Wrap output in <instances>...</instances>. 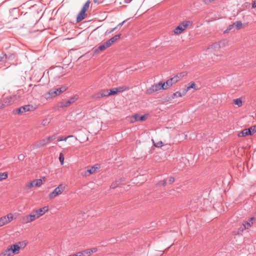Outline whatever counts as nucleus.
I'll use <instances>...</instances> for the list:
<instances>
[{"mask_svg": "<svg viewBox=\"0 0 256 256\" xmlns=\"http://www.w3.org/2000/svg\"><path fill=\"white\" fill-rule=\"evenodd\" d=\"M120 36H121V34H120L116 35L115 36H114V37L111 38L110 40H112V42L114 44L120 38Z\"/></svg>", "mask_w": 256, "mask_h": 256, "instance_id": "40", "label": "nucleus"}, {"mask_svg": "<svg viewBox=\"0 0 256 256\" xmlns=\"http://www.w3.org/2000/svg\"><path fill=\"white\" fill-rule=\"evenodd\" d=\"M117 92H122L125 90H128L130 88L128 86H119L118 88H116Z\"/></svg>", "mask_w": 256, "mask_h": 256, "instance_id": "23", "label": "nucleus"}, {"mask_svg": "<svg viewBox=\"0 0 256 256\" xmlns=\"http://www.w3.org/2000/svg\"><path fill=\"white\" fill-rule=\"evenodd\" d=\"M15 218L14 215L12 213H8L5 216L0 217V228L8 224Z\"/></svg>", "mask_w": 256, "mask_h": 256, "instance_id": "6", "label": "nucleus"}, {"mask_svg": "<svg viewBox=\"0 0 256 256\" xmlns=\"http://www.w3.org/2000/svg\"><path fill=\"white\" fill-rule=\"evenodd\" d=\"M75 138V139H76V140H78L77 138L74 137V136H72V135H70V136H66V137H65V138H62H62H60V139H58V142H61V141H66V140H67V139H68V138Z\"/></svg>", "mask_w": 256, "mask_h": 256, "instance_id": "35", "label": "nucleus"}, {"mask_svg": "<svg viewBox=\"0 0 256 256\" xmlns=\"http://www.w3.org/2000/svg\"><path fill=\"white\" fill-rule=\"evenodd\" d=\"M114 42H112V40H110V39L106 42V46H108V48L112 46Z\"/></svg>", "mask_w": 256, "mask_h": 256, "instance_id": "42", "label": "nucleus"}, {"mask_svg": "<svg viewBox=\"0 0 256 256\" xmlns=\"http://www.w3.org/2000/svg\"><path fill=\"white\" fill-rule=\"evenodd\" d=\"M232 102L234 104L238 106V107H240L242 106L243 100L242 98L234 99Z\"/></svg>", "mask_w": 256, "mask_h": 256, "instance_id": "22", "label": "nucleus"}, {"mask_svg": "<svg viewBox=\"0 0 256 256\" xmlns=\"http://www.w3.org/2000/svg\"><path fill=\"white\" fill-rule=\"evenodd\" d=\"M228 42L223 40L215 42L204 48V53L201 56V60L208 64L216 62L222 56L221 49L228 46Z\"/></svg>", "mask_w": 256, "mask_h": 256, "instance_id": "1", "label": "nucleus"}, {"mask_svg": "<svg viewBox=\"0 0 256 256\" xmlns=\"http://www.w3.org/2000/svg\"><path fill=\"white\" fill-rule=\"evenodd\" d=\"M46 181V177L42 178L34 179L27 182L24 185V188L26 190H30L34 188L40 187Z\"/></svg>", "mask_w": 256, "mask_h": 256, "instance_id": "4", "label": "nucleus"}, {"mask_svg": "<svg viewBox=\"0 0 256 256\" xmlns=\"http://www.w3.org/2000/svg\"><path fill=\"white\" fill-rule=\"evenodd\" d=\"M255 220L256 218L254 217H252L250 218L248 220L244 221L242 224L244 228L242 229V231L250 228L254 224Z\"/></svg>", "mask_w": 256, "mask_h": 256, "instance_id": "15", "label": "nucleus"}, {"mask_svg": "<svg viewBox=\"0 0 256 256\" xmlns=\"http://www.w3.org/2000/svg\"><path fill=\"white\" fill-rule=\"evenodd\" d=\"M100 168L98 164H96L92 166L89 169H88L86 171V175H90L93 174H94L96 172L97 170Z\"/></svg>", "mask_w": 256, "mask_h": 256, "instance_id": "17", "label": "nucleus"}, {"mask_svg": "<svg viewBox=\"0 0 256 256\" xmlns=\"http://www.w3.org/2000/svg\"><path fill=\"white\" fill-rule=\"evenodd\" d=\"M148 117V114L142 116L139 114H136L130 118V122L134 123L136 122H144L147 119Z\"/></svg>", "mask_w": 256, "mask_h": 256, "instance_id": "12", "label": "nucleus"}, {"mask_svg": "<svg viewBox=\"0 0 256 256\" xmlns=\"http://www.w3.org/2000/svg\"><path fill=\"white\" fill-rule=\"evenodd\" d=\"M108 46H106V42L100 46L98 48H96L94 49V52L96 54H98L100 52L103 51L105 50Z\"/></svg>", "mask_w": 256, "mask_h": 256, "instance_id": "20", "label": "nucleus"}, {"mask_svg": "<svg viewBox=\"0 0 256 256\" xmlns=\"http://www.w3.org/2000/svg\"><path fill=\"white\" fill-rule=\"evenodd\" d=\"M191 89H194L195 90H199L198 85L194 81L190 82L185 86L184 89V94H186Z\"/></svg>", "mask_w": 256, "mask_h": 256, "instance_id": "14", "label": "nucleus"}, {"mask_svg": "<svg viewBox=\"0 0 256 256\" xmlns=\"http://www.w3.org/2000/svg\"><path fill=\"white\" fill-rule=\"evenodd\" d=\"M98 250V249L96 247L87 248L77 252L76 254L72 255V256H90L96 252Z\"/></svg>", "mask_w": 256, "mask_h": 256, "instance_id": "10", "label": "nucleus"}, {"mask_svg": "<svg viewBox=\"0 0 256 256\" xmlns=\"http://www.w3.org/2000/svg\"><path fill=\"white\" fill-rule=\"evenodd\" d=\"M10 101H8V102H6L5 103H2V102H0V109H2V108H4L6 106H8V104H10L12 103V102H13V100H12V97H10Z\"/></svg>", "mask_w": 256, "mask_h": 256, "instance_id": "27", "label": "nucleus"}, {"mask_svg": "<svg viewBox=\"0 0 256 256\" xmlns=\"http://www.w3.org/2000/svg\"><path fill=\"white\" fill-rule=\"evenodd\" d=\"M42 124L43 126L47 125L48 124V120L46 119L43 120Z\"/></svg>", "mask_w": 256, "mask_h": 256, "instance_id": "46", "label": "nucleus"}, {"mask_svg": "<svg viewBox=\"0 0 256 256\" xmlns=\"http://www.w3.org/2000/svg\"><path fill=\"white\" fill-rule=\"evenodd\" d=\"M71 256V255H70V256Z\"/></svg>", "mask_w": 256, "mask_h": 256, "instance_id": "52", "label": "nucleus"}, {"mask_svg": "<svg viewBox=\"0 0 256 256\" xmlns=\"http://www.w3.org/2000/svg\"><path fill=\"white\" fill-rule=\"evenodd\" d=\"M78 99V96H74L72 98H70L68 100L70 102V103L72 104L74 103L76 100H77Z\"/></svg>", "mask_w": 256, "mask_h": 256, "instance_id": "38", "label": "nucleus"}, {"mask_svg": "<svg viewBox=\"0 0 256 256\" xmlns=\"http://www.w3.org/2000/svg\"><path fill=\"white\" fill-rule=\"evenodd\" d=\"M54 138H55V136H47L43 139H42V140L36 142L34 144V146L36 148L44 146L48 144L50 142H52L54 140Z\"/></svg>", "mask_w": 256, "mask_h": 256, "instance_id": "8", "label": "nucleus"}, {"mask_svg": "<svg viewBox=\"0 0 256 256\" xmlns=\"http://www.w3.org/2000/svg\"><path fill=\"white\" fill-rule=\"evenodd\" d=\"M48 210H49L48 206H43L40 208L34 209L32 210V212L34 214V216L36 220H38L40 217L44 216Z\"/></svg>", "mask_w": 256, "mask_h": 256, "instance_id": "9", "label": "nucleus"}, {"mask_svg": "<svg viewBox=\"0 0 256 256\" xmlns=\"http://www.w3.org/2000/svg\"><path fill=\"white\" fill-rule=\"evenodd\" d=\"M234 26V24H232L230 25L228 28L227 30H231Z\"/></svg>", "mask_w": 256, "mask_h": 256, "instance_id": "48", "label": "nucleus"}, {"mask_svg": "<svg viewBox=\"0 0 256 256\" xmlns=\"http://www.w3.org/2000/svg\"><path fill=\"white\" fill-rule=\"evenodd\" d=\"M234 26L236 27V29L240 30L242 28V23L240 21H237L234 23Z\"/></svg>", "mask_w": 256, "mask_h": 256, "instance_id": "33", "label": "nucleus"}, {"mask_svg": "<svg viewBox=\"0 0 256 256\" xmlns=\"http://www.w3.org/2000/svg\"><path fill=\"white\" fill-rule=\"evenodd\" d=\"M5 56V55H4L3 56H0V62H1L4 59Z\"/></svg>", "mask_w": 256, "mask_h": 256, "instance_id": "50", "label": "nucleus"}, {"mask_svg": "<svg viewBox=\"0 0 256 256\" xmlns=\"http://www.w3.org/2000/svg\"><path fill=\"white\" fill-rule=\"evenodd\" d=\"M160 184L161 185L165 186L166 184V180H161V181H160Z\"/></svg>", "mask_w": 256, "mask_h": 256, "instance_id": "47", "label": "nucleus"}, {"mask_svg": "<svg viewBox=\"0 0 256 256\" xmlns=\"http://www.w3.org/2000/svg\"><path fill=\"white\" fill-rule=\"evenodd\" d=\"M86 16V14L84 12L80 11L77 16V18H76L77 22H80L82 21L85 18Z\"/></svg>", "mask_w": 256, "mask_h": 256, "instance_id": "21", "label": "nucleus"}, {"mask_svg": "<svg viewBox=\"0 0 256 256\" xmlns=\"http://www.w3.org/2000/svg\"><path fill=\"white\" fill-rule=\"evenodd\" d=\"M56 91H58V94H60L62 92H65L67 90V88H66V86H62L58 88H56Z\"/></svg>", "mask_w": 256, "mask_h": 256, "instance_id": "37", "label": "nucleus"}, {"mask_svg": "<svg viewBox=\"0 0 256 256\" xmlns=\"http://www.w3.org/2000/svg\"><path fill=\"white\" fill-rule=\"evenodd\" d=\"M100 94V90L98 91V92H97L96 93L93 97L95 98H102V97L101 96V94Z\"/></svg>", "mask_w": 256, "mask_h": 256, "instance_id": "41", "label": "nucleus"}, {"mask_svg": "<svg viewBox=\"0 0 256 256\" xmlns=\"http://www.w3.org/2000/svg\"><path fill=\"white\" fill-rule=\"evenodd\" d=\"M36 220L32 212L30 214H26L22 218V222L25 224L31 223Z\"/></svg>", "mask_w": 256, "mask_h": 256, "instance_id": "13", "label": "nucleus"}, {"mask_svg": "<svg viewBox=\"0 0 256 256\" xmlns=\"http://www.w3.org/2000/svg\"><path fill=\"white\" fill-rule=\"evenodd\" d=\"M125 20L123 21L121 23H120L117 26L114 28L111 31V32H114L117 28L118 26H122L124 22H125Z\"/></svg>", "mask_w": 256, "mask_h": 256, "instance_id": "45", "label": "nucleus"}, {"mask_svg": "<svg viewBox=\"0 0 256 256\" xmlns=\"http://www.w3.org/2000/svg\"><path fill=\"white\" fill-rule=\"evenodd\" d=\"M60 104V106L61 108H65L70 106L72 104L70 103L69 100H68L62 102Z\"/></svg>", "mask_w": 256, "mask_h": 256, "instance_id": "28", "label": "nucleus"}, {"mask_svg": "<svg viewBox=\"0 0 256 256\" xmlns=\"http://www.w3.org/2000/svg\"><path fill=\"white\" fill-rule=\"evenodd\" d=\"M90 0H88L86 3L84 4V6H83L81 10L82 12H86V10H88V8H89V6H90Z\"/></svg>", "mask_w": 256, "mask_h": 256, "instance_id": "29", "label": "nucleus"}, {"mask_svg": "<svg viewBox=\"0 0 256 256\" xmlns=\"http://www.w3.org/2000/svg\"><path fill=\"white\" fill-rule=\"evenodd\" d=\"M184 94H183L181 92H176L174 93H173L171 96V98L172 99H175L178 98H181L182 97Z\"/></svg>", "mask_w": 256, "mask_h": 256, "instance_id": "25", "label": "nucleus"}, {"mask_svg": "<svg viewBox=\"0 0 256 256\" xmlns=\"http://www.w3.org/2000/svg\"><path fill=\"white\" fill-rule=\"evenodd\" d=\"M161 90H166L164 82H160L158 84H153L150 88L146 91L147 94H152L155 92Z\"/></svg>", "mask_w": 256, "mask_h": 256, "instance_id": "7", "label": "nucleus"}, {"mask_svg": "<svg viewBox=\"0 0 256 256\" xmlns=\"http://www.w3.org/2000/svg\"><path fill=\"white\" fill-rule=\"evenodd\" d=\"M252 6V8H256V0H254V2Z\"/></svg>", "mask_w": 256, "mask_h": 256, "instance_id": "49", "label": "nucleus"}, {"mask_svg": "<svg viewBox=\"0 0 256 256\" xmlns=\"http://www.w3.org/2000/svg\"><path fill=\"white\" fill-rule=\"evenodd\" d=\"M187 75L186 72H182L177 74L173 77L169 78L164 82L166 89H168L169 88L172 87L174 84L178 83V82L181 80L184 77Z\"/></svg>", "mask_w": 256, "mask_h": 256, "instance_id": "3", "label": "nucleus"}, {"mask_svg": "<svg viewBox=\"0 0 256 256\" xmlns=\"http://www.w3.org/2000/svg\"><path fill=\"white\" fill-rule=\"evenodd\" d=\"M66 188V186L64 184H60L52 192L48 194V198L50 200H53L56 197L59 196L64 193Z\"/></svg>", "mask_w": 256, "mask_h": 256, "instance_id": "5", "label": "nucleus"}, {"mask_svg": "<svg viewBox=\"0 0 256 256\" xmlns=\"http://www.w3.org/2000/svg\"><path fill=\"white\" fill-rule=\"evenodd\" d=\"M30 106L28 105V106H22L18 110V112L19 113V114H20V113H24L26 112H29L30 110Z\"/></svg>", "mask_w": 256, "mask_h": 256, "instance_id": "19", "label": "nucleus"}, {"mask_svg": "<svg viewBox=\"0 0 256 256\" xmlns=\"http://www.w3.org/2000/svg\"><path fill=\"white\" fill-rule=\"evenodd\" d=\"M59 95L56 89H53L44 94V98L46 99H50Z\"/></svg>", "mask_w": 256, "mask_h": 256, "instance_id": "16", "label": "nucleus"}, {"mask_svg": "<svg viewBox=\"0 0 256 256\" xmlns=\"http://www.w3.org/2000/svg\"><path fill=\"white\" fill-rule=\"evenodd\" d=\"M100 90L101 96L102 98L109 96L108 89H102Z\"/></svg>", "mask_w": 256, "mask_h": 256, "instance_id": "26", "label": "nucleus"}, {"mask_svg": "<svg viewBox=\"0 0 256 256\" xmlns=\"http://www.w3.org/2000/svg\"><path fill=\"white\" fill-rule=\"evenodd\" d=\"M249 131L250 135H252L254 134L255 132H256V126H251L250 128H248Z\"/></svg>", "mask_w": 256, "mask_h": 256, "instance_id": "34", "label": "nucleus"}, {"mask_svg": "<svg viewBox=\"0 0 256 256\" xmlns=\"http://www.w3.org/2000/svg\"><path fill=\"white\" fill-rule=\"evenodd\" d=\"M190 24V21L182 22L173 30V32L176 34H182Z\"/></svg>", "mask_w": 256, "mask_h": 256, "instance_id": "11", "label": "nucleus"}, {"mask_svg": "<svg viewBox=\"0 0 256 256\" xmlns=\"http://www.w3.org/2000/svg\"><path fill=\"white\" fill-rule=\"evenodd\" d=\"M249 131L250 130H248V128L244 129L242 131H241L240 132L238 133V136L244 137L246 136H248V135H250Z\"/></svg>", "mask_w": 256, "mask_h": 256, "instance_id": "24", "label": "nucleus"}, {"mask_svg": "<svg viewBox=\"0 0 256 256\" xmlns=\"http://www.w3.org/2000/svg\"><path fill=\"white\" fill-rule=\"evenodd\" d=\"M25 158V156L24 154H20L18 156V159L20 160H23Z\"/></svg>", "mask_w": 256, "mask_h": 256, "instance_id": "44", "label": "nucleus"}, {"mask_svg": "<svg viewBox=\"0 0 256 256\" xmlns=\"http://www.w3.org/2000/svg\"><path fill=\"white\" fill-rule=\"evenodd\" d=\"M109 96L118 94L116 88L108 90Z\"/></svg>", "mask_w": 256, "mask_h": 256, "instance_id": "32", "label": "nucleus"}, {"mask_svg": "<svg viewBox=\"0 0 256 256\" xmlns=\"http://www.w3.org/2000/svg\"><path fill=\"white\" fill-rule=\"evenodd\" d=\"M22 245V243L19 242L10 246L6 249L0 252V256H13L14 254H18Z\"/></svg>", "mask_w": 256, "mask_h": 256, "instance_id": "2", "label": "nucleus"}, {"mask_svg": "<svg viewBox=\"0 0 256 256\" xmlns=\"http://www.w3.org/2000/svg\"><path fill=\"white\" fill-rule=\"evenodd\" d=\"M59 160L62 165H63L64 164V155L62 153H60L59 156Z\"/></svg>", "mask_w": 256, "mask_h": 256, "instance_id": "39", "label": "nucleus"}, {"mask_svg": "<svg viewBox=\"0 0 256 256\" xmlns=\"http://www.w3.org/2000/svg\"><path fill=\"white\" fill-rule=\"evenodd\" d=\"M94 2L95 3H98L99 2V0H94Z\"/></svg>", "mask_w": 256, "mask_h": 256, "instance_id": "51", "label": "nucleus"}, {"mask_svg": "<svg viewBox=\"0 0 256 256\" xmlns=\"http://www.w3.org/2000/svg\"><path fill=\"white\" fill-rule=\"evenodd\" d=\"M169 184H172L174 182V178L172 176H170L168 178Z\"/></svg>", "mask_w": 256, "mask_h": 256, "instance_id": "43", "label": "nucleus"}, {"mask_svg": "<svg viewBox=\"0 0 256 256\" xmlns=\"http://www.w3.org/2000/svg\"><path fill=\"white\" fill-rule=\"evenodd\" d=\"M152 141L154 146L156 148H161L164 145L162 140H158L156 142L154 140H152Z\"/></svg>", "mask_w": 256, "mask_h": 256, "instance_id": "30", "label": "nucleus"}, {"mask_svg": "<svg viewBox=\"0 0 256 256\" xmlns=\"http://www.w3.org/2000/svg\"><path fill=\"white\" fill-rule=\"evenodd\" d=\"M80 142H87L88 140V136L86 132H82L78 134Z\"/></svg>", "mask_w": 256, "mask_h": 256, "instance_id": "18", "label": "nucleus"}, {"mask_svg": "<svg viewBox=\"0 0 256 256\" xmlns=\"http://www.w3.org/2000/svg\"><path fill=\"white\" fill-rule=\"evenodd\" d=\"M8 177V174L6 172L0 173V181L6 180Z\"/></svg>", "mask_w": 256, "mask_h": 256, "instance_id": "31", "label": "nucleus"}, {"mask_svg": "<svg viewBox=\"0 0 256 256\" xmlns=\"http://www.w3.org/2000/svg\"><path fill=\"white\" fill-rule=\"evenodd\" d=\"M119 185H120L119 182L115 181L111 184L110 188L112 189H114V188H116L117 187H118L119 186Z\"/></svg>", "mask_w": 256, "mask_h": 256, "instance_id": "36", "label": "nucleus"}]
</instances>
